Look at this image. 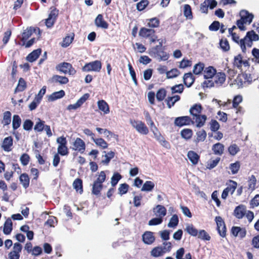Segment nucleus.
<instances>
[{
  "instance_id": "4c0bfd02",
  "label": "nucleus",
  "mask_w": 259,
  "mask_h": 259,
  "mask_svg": "<svg viewBox=\"0 0 259 259\" xmlns=\"http://www.w3.org/2000/svg\"><path fill=\"white\" fill-rule=\"evenodd\" d=\"M156 211L155 214L160 218L163 219V218L166 214V208L161 205H157L156 206Z\"/></svg>"
},
{
  "instance_id": "69168bd1",
  "label": "nucleus",
  "mask_w": 259,
  "mask_h": 259,
  "mask_svg": "<svg viewBox=\"0 0 259 259\" xmlns=\"http://www.w3.org/2000/svg\"><path fill=\"white\" fill-rule=\"evenodd\" d=\"M149 2L148 0H142L137 4V9L139 11L144 10L149 5Z\"/></svg>"
},
{
  "instance_id": "b1692460",
  "label": "nucleus",
  "mask_w": 259,
  "mask_h": 259,
  "mask_svg": "<svg viewBox=\"0 0 259 259\" xmlns=\"http://www.w3.org/2000/svg\"><path fill=\"white\" fill-rule=\"evenodd\" d=\"M246 211L245 206L243 205H240L235 208L234 215L237 219H241L245 215Z\"/></svg>"
},
{
  "instance_id": "864d4df0",
  "label": "nucleus",
  "mask_w": 259,
  "mask_h": 259,
  "mask_svg": "<svg viewBox=\"0 0 259 259\" xmlns=\"http://www.w3.org/2000/svg\"><path fill=\"white\" fill-rule=\"evenodd\" d=\"M129 187V185L126 183L120 184L118 189V194L120 196L126 194L128 191Z\"/></svg>"
},
{
  "instance_id": "8fccbe9b",
  "label": "nucleus",
  "mask_w": 259,
  "mask_h": 259,
  "mask_svg": "<svg viewBox=\"0 0 259 259\" xmlns=\"http://www.w3.org/2000/svg\"><path fill=\"white\" fill-rule=\"evenodd\" d=\"M229 154L232 156L236 155L240 151V148L235 144L231 145L228 148Z\"/></svg>"
},
{
  "instance_id": "f03ea898",
  "label": "nucleus",
  "mask_w": 259,
  "mask_h": 259,
  "mask_svg": "<svg viewBox=\"0 0 259 259\" xmlns=\"http://www.w3.org/2000/svg\"><path fill=\"white\" fill-rule=\"evenodd\" d=\"M240 19L237 21L236 25L241 31H245L246 26L249 25L252 22L254 16L248 11L242 10L240 12Z\"/></svg>"
},
{
  "instance_id": "4468645a",
  "label": "nucleus",
  "mask_w": 259,
  "mask_h": 259,
  "mask_svg": "<svg viewBox=\"0 0 259 259\" xmlns=\"http://www.w3.org/2000/svg\"><path fill=\"white\" fill-rule=\"evenodd\" d=\"M257 188V179L256 177L253 175L249 176L247 179L245 191L248 193H251Z\"/></svg>"
},
{
  "instance_id": "4d7b16f0",
  "label": "nucleus",
  "mask_w": 259,
  "mask_h": 259,
  "mask_svg": "<svg viewBox=\"0 0 259 259\" xmlns=\"http://www.w3.org/2000/svg\"><path fill=\"white\" fill-rule=\"evenodd\" d=\"M58 221L56 217L50 216L48 220L45 222V225L50 227H54L57 224Z\"/></svg>"
},
{
  "instance_id": "338daca9",
  "label": "nucleus",
  "mask_w": 259,
  "mask_h": 259,
  "mask_svg": "<svg viewBox=\"0 0 259 259\" xmlns=\"http://www.w3.org/2000/svg\"><path fill=\"white\" fill-rule=\"evenodd\" d=\"M30 160V157L27 153L22 154L20 158V161L23 166L27 165L29 163Z\"/></svg>"
},
{
  "instance_id": "09e8293b",
  "label": "nucleus",
  "mask_w": 259,
  "mask_h": 259,
  "mask_svg": "<svg viewBox=\"0 0 259 259\" xmlns=\"http://www.w3.org/2000/svg\"><path fill=\"white\" fill-rule=\"evenodd\" d=\"M184 15L188 19H192L193 18L191 8L189 5L186 4L184 5Z\"/></svg>"
},
{
  "instance_id": "412c9836",
  "label": "nucleus",
  "mask_w": 259,
  "mask_h": 259,
  "mask_svg": "<svg viewBox=\"0 0 259 259\" xmlns=\"http://www.w3.org/2000/svg\"><path fill=\"white\" fill-rule=\"evenodd\" d=\"M142 241L147 245H151L155 241L154 233L151 231H145L142 235Z\"/></svg>"
},
{
  "instance_id": "13d9d810",
  "label": "nucleus",
  "mask_w": 259,
  "mask_h": 259,
  "mask_svg": "<svg viewBox=\"0 0 259 259\" xmlns=\"http://www.w3.org/2000/svg\"><path fill=\"white\" fill-rule=\"evenodd\" d=\"M204 68V65L202 63H198V64H196L194 66L193 68V73L195 75H198L200 74L202 71L203 70Z\"/></svg>"
},
{
  "instance_id": "680f3d73",
  "label": "nucleus",
  "mask_w": 259,
  "mask_h": 259,
  "mask_svg": "<svg viewBox=\"0 0 259 259\" xmlns=\"http://www.w3.org/2000/svg\"><path fill=\"white\" fill-rule=\"evenodd\" d=\"M210 8V0H205L200 5V11L202 13H207L208 8Z\"/></svg>"
},
{
  "instance_id": "f704fd0d",
  "label": "nucleus",
  "mask_w": 259,
  "mask_h": 259,
  "mask_svg": "<svg viewBox=\"0 0 259 259\" xmlns=\"http://www.w3.org/2000/svg\"><path fill=\"white\" fill-rule=\"evenodd\" d=\"M27 87L25 80L22 77L20 78L17 87L15 89L14 93L21 92L24 91Z\"/></svg>"
},
{
  "instance_id": "e433bc0d",
  "label": "nucleus",
  "mask_w": 259,
  "mask_h": 259,
  "mask_svg": "<svg viewBox=\"0 0 259 259\" xmlns=\"http://www.w3.org/2000/svg\"><path fill=\"white\" fill-rule=\"evenodd\" d=\"M181 98L179 95H176L172 97H168L165 100L167 106L168 108H171L175 104L176 102L179 101Z\"/></svg>"
},
{
  "instance_id": "de8ad7c7",
  "label": "nucleus",
  "mask_w": 259,
  "mask_h": 259,
  "mask_svg": "<svg viewBox=\"0 0 259 259\" xmlns=\"http://www.w3.org/2000/svg\"><path fill=\"white\" fill-rule=\"evenodd\" d=\"M74 34L72 33V36L67 35L63 38L61 46L64 48L68 47L74 39Z\"/></svg>"
},
{
  "instance_id": "393cba45",
  "label": "nucleus",
  "mask_w": 259,
  "mask_h": 259,
  "mask_svg": "<svg viewBox=\"0 0 259 259\" xmlns=\"http://www.w3.org/2000/svg\"><path fill=\"white\" fill-rule=\"evenodd\" d=\"M99 109L103 112L104 114H107L110 112V108L108 103L104 100H99L97 102Z\"/></svg>"
},
{
  "instance_id": "6e6552de",
  "label": "nucleus",
  "mask_w": 259,
  "mask_h": 259,
  "mask_svg": "<svg viewBox=\"0 0 259 259\" xmlns=\"http://www.w3.org/2000/svg\"><path fill=\"white\" fill-rule=\"evenodd\" d=\"M131 125L140 134L147 135L149 133V129L146 124L141 120L131 119Z\"/></svg>"
},
{
  "instance_id": "9b49d317",
  "label": "nucleus",
  "mask_w": 259,
  "mask_h": 259,
  "mask_svg": "<svg viewBox=\"0 0 259 259\" xmlns=\"http://www.w3.org/2000/svg\"><path fill=\"white\" fill-rule=\"evenodd\" d=\"M237 185V183L234 181L229 180L226 183L227 187L223 190L222 193V198L223 199H226L228 197L229 193L233 194L236 189Z\"/></svg>"
},
{
  "instance_id": "0eeeda50",
  "label": "nucleus",
  "mask_w": 259,
  "mask_h": 259,
  "mask_svg": "<svg viewBox=\"0 0 259 259\" xmlns=\"http://www.w3.org/2000/svg\"><path fill=\"white\" fill-rule=\"evenodd\" d=\"M33 33H35L37 34V39H39L41 36V31L39 27H27L25 30H24L22 33V37L21 38V41L24 44L26 42V41L29 38Z\"/></svg>"
},
{
  "instance_id": "f8f14e48",
  "label": "nucleus",
  "mask_w": 259,
  "mask_h": 259,
  "mask_svg": "<svg viewBox=\"0 0 259 259\" xmlns=\"http://www.w3.org/2000/svg\"><path fill=\"white\" fill-rule=\"evenodd\" d=\"M102 68V63L100 61L96 60L86 63L82 68L83 72L95 71L99 72Z\"/></svg>"
},
{
  "instance_id": "c03bdc74",
  "label": "nucleus",
  "mask_w": 259,
  "mask_h": 259,
  "mask_svg": "<svg viewBox=\"0 0 259 259\" xmlns=\"http://www.w3.org/2000/svg\"><path fill=\"white\" fill-rule=\"evenodd\" d=\"M167 95V91L164 88H160L158 90L156 94V97L157 101L161 102L162 101Z\"/></svg>"
},
{
  "instance_id": "5701e85b",
  "label": "nucleus",
  "mask_w": 259,
  "mask_h": 259,
  "mask_svg": "<svg viewBox=\"0 0 259 259\" xmlns=\"http://www.w3.org/2000/svg\"><path fill=\"white\" fill-rule=\"evenodd\" d=\"M195 78L191 72L185 73L183 76V82L184 84L188 88L192 86L194 83Z\"/></svg>"
},
{
  "instance_id": "423d86ee",
  "label": "nucleus",
  "mask_w": 259,
  "mask_h": 259,
  "mask_svg": "<svg viewBox=\"0 0 259 259\" xmlns=\"http://www.w3.org/2000/svg\"><path fill=\"white\" fill-rule=\"evenodd\" d=\"M226 80V75L224 73L217 72L215 69L211 67V86L219 87Z\"/></svg>"
},
{
  "instance_id": "6e6d98bb",
  "label": "nucleus",
  "mask_w": 259,
  "mask_h": 259,
  "mask_svg": "<svg viewBox=\"0 0 259 259\" xmlns=\"http://www.w3.org/2000/svg\"><path fill=\"white\" fill-rule=\"evenodd\" d=\"M33 125V122L31 120L27 119L23 122V128L25 131H30L32 130Z\"/></svg>"
},
{
  "instance_id": "a18cd8bd",
  "label": "nucleus",
  "mask_w": 259,
  "mask_h": 259,
  "mask_svg": "<svg viewBox=\"0 0 259 259\" xmlns=\"http://www.w3.org/2000/svg\"><path fill=\"white\" fill-rule=\"evenodd\" d=\"M154 186L155 184L153 182L150 181H146L143 185L141 191L147 192L151 191L154 188Z\"/></svg>"
},
{
  "instance_id": "58836bf2",
  "label": "nucleus",
  "mask_w": 259,
  "mask_h": 259,
  "mask_svg": "<svg viewBox=\"0 0 259 259\" xmlns=\"http://www.w3.org/2000/svg\"><path fill=\"white\" fill-rule=\"evenodd\" d=\"M21 124V119L20 117L17 114L14 115L12 119V127L13 130H17Z\"/></svg>"
},
{
  "instance_id": "7c9ffc66",
  "label": "nucleus",
  "mask_w": 259,
  "mask_h": 259,
  "mask_svg": "<svg viewBox=\"0 0 259 259\" xmlns=\"http://www.w3.org/2000/svg\"><path fill=\"white\" fill-rule=\"evenodd\" d=\"M147 26L150 28H157L160 25V20L156 17H154L147 20Z\"/></svg>"
},
{
  "instance_id": "49530a36",
  "label": "nucleus",
  "mask_w": 259,
  "mask_h": 259,
  "mask_svg": "<svg viewBox=\"0 0 259 259\" xmlns=\"http://www.w3.org/2000/svg\"><path fill=\"white\" fill-rule=\"evenodd\" d=\"M45 123V121L41 120L40 118H38V121L36 122L34 126V130L37 132H42L46 125Z\"/></svg>"
},
{
  "instance_id": "ea45409f",
  "label": "nucleus",
  "mask_w": 259,
  "mask_h": 259,
  "mask_svg": "<svg viewBox=\"0 0 259 259\" xmlns=\"http://www.w3.org/2000/svg\"><path fill=\"white\" fill-rule=\"evenodd\" d=\"M212 150L214 154L221 155L224 153V146L221 143L215 144L212 147Z\"/></svg>"
},
{
  "instance_id": "bb28decb",
  "label": "nucleus",
  "mask_w": 259,
  "mask_h": 259,
  "mask_svg": "<svg viewBox=\"0 0 259 259\" xmlns=\"http://www.w3.org/2000/svg\"><path fill=\"white\" fill-rule=\"evenodd\" d=\"M13 138L9 136L4 139L2 147L5 151L9 152L11 150V147L13 145Z\"/></svg>"
},
{
  "instance_id": "7ed1b4c3",
  "label": "nucleus",
  "mask_w": 259,
  "mask_h": 259,
  "mask_svg": "<svg viewBox=\"0 0 259 259\" xmlns=\"http://www.w3.org/2000/svg\"><path fill=\"white\" fill-rule=\"evenodd\" d=\"M259 40V36L255 33L253 30L248 31L245 36L240 41V46L242 51L245 53L246 51V46L251 47L252 41H256Z\"/></svg>"
},
{
  "instance_id": "c9c22d12",
  "label": "nucleus",
  "mask_w": 259,
  "mask_h": 259,
  "mask_svg": "<svg viewBox=\"0 0 259 259\" xmlns=\"http://www.w3.org/2000/svg\"><path fill=\"white\" fill-rule=\"evenodd\" d=\"M11 116L12 114L9 111H6L3 113V117L1 123L4 126L8 125L10 124Z\"/></svg>"
},
{
  "instance_id": "f3484780",
  "label": "nucleus",
  "mask_w": 259,
  "mask_h": 259,
  "mask_svg": "<svg viewBox=\"0 0 259 259\" xmlns=\"http://www.w3.org/2000/svg\"><path fill=\"white\" fill-rule=\"evenodd\" d=\"M72 149L76 151L81 154L84 152L85 150V142L80 138H77L72 144Z\"/></svg>"
},
{
  "instance_id": "603ef678",
  "label": "nucleus",
  "mask_w": 259,
  "mask_h": 259,
  "mask_svg": "<svg viewBox=\"0 0 259 259\" xmlns=\"http://www.w3.org/2000/svg\"><path fill=\"white\" fill-rule=\"evenodd\" d=\"M122 178L121 175L116 172H114L111 179V184L113 187H115L119 182V181Z\"/></svg>"
},
{
  "instance_id": "aec40b11",
  "label": "nucleus",
  "mask_w": 259,
  "mask_h": 259,
  "mask_svg": "<svg viewBox=\"0 0 259 259\" xmlns=\"http://www.w3.org/2000/svg\"><path fill=\"white\" fill-rule=\"evenodd\" d=\"M191 122L193 123V120L188 116L177 117L174 122L175 124L179 127L189 125Z\"/></svg>"
},
{
  "instance_id": "79ce46f5",
  "label": "nucleus",
  "mask_w": 259,
  "mask_h": 259,
  "mask_svg": "<svg viewBox=\"0 0 259 259\" xmlns=\"http://www.w3.org/2000/svg\"><path fill=\"white\" fill-rule=\"evenodd\" d=\"M220 29V32L223 33L225 29L223 24H221L219 21H215L211 23V31H218Z\"/></svg>"
},
{
  "instance_id": "9d476101",
  "label": "nucleus",
  "mask_w": 259,
  "mask_h": 259,
  "mask_svg": "<svg viewBox=\"0 0 259 259\" xmlns=\"http://www.w3.org/2000/svg\"><path fill=\"white\" fill-rule=\"evenodd\" d=\"M150 54L157 57L159 61H166L169 57L168 54L164 51V48L156 49L155 47H153L151 49Z\"/></svg>"
},
{
  "instance_id": "72a5a7b5",
  "label": "nucleus",
  "mask_w": 259,
  "mask_h": 259,
  "mask_svg": "<svg viewBox=\"0 0 259 259\" xmlns=\"http://www.w3.org/2000/svg\"><path fill=\"white\" fill-rule=\"evenodd\" d=\"M164 253L165 251L162 249V247L161 246L155 247L150 251L151 255L155 257L161 256Z\"/></svg>"
},
{
  "instance_id": "f257e3e1",
  "label": "nucleus",
  "mask_w": 259,
  "mask_h": 259,
  "mask_svg": "<svg viewBox=\"0 0 259 259\" xmlns=\"http://www.w3.org/2000/svg\"><path fill=\"white\" fill-rule=\"evenodd\" d=\"M202 108L200 104H195L190 109V113L192 116L193 123L196 124L197 127H202L205 122L206 116L201 115Z\"/></svg>"
},
{
  "instance_id": "3c124183",
  "label": "nucleus",
  "mask_w": 259,
  "mask_h": 259,
  "mask_svg": "<svg viewBox=\"0 0 259 259\" xmlns=\"http://www.w3.org/2000/svg\"><path fill=\"white\" fill-rule=\"evenodd\" d=\"M180 74V71L177 68H173L166 72V77L167 78H172L178 76Z\"/></svg>"
},
{
  "instance_id": "473e14b6",
  "label": "nucleus",
  "mask_w": 259,
  "mask_h": 259,
  "mask_svg": "<svg viewBox=\"0 0 259 259\" xmlns=\"http://www.w3.org/2000/svg\"><path fill=\"white\" fill-rule=\"evenodd\" d=\"M187 156L191 163L194 165L198 163L200 158V157L197 153L191 150L188 152Z\"/></svg>"
},
{
  "instance_id": "2f4dec72",
  "label": "nucleus",
  "mask_w": 259,
  "mask_h": 259,
  "mask_svg": "<svg viewBox=\"0 0 259 259\" xmlns=\"http://www.w3.org/2000/svg\"><path fill=\"white\" fill-rule=\"evenodd\" d=\"M73 187L76 192L81 194L83 192V182L80 178L75 179L73 183Z\"/></svg>"
},
{
  "instance_id": "0e129e2a",
  "label": "nucleus",
  "mask_w": 259,
  "mask_h": 259,
  "mask_svg": "<svg viewBox=\"0 0 259 259\" xmlns=\"http://www.w3.org/2000/svg\"><path fill=\"white\" fill-rule=\"evenodd\" d=\"M30 174L33 177L31 182H36L39 178V171L36 168L32 167L30 169Z\"/></svg>"
},
{
  "instance_id": "39448f33",
  "label": "nucleus",
  "mask_w": 259,
  "mask_h": 259,
  "mask_svg": "<svg viewBox=\"0 0 259 259\" xmlns=\"http://www.w3.org/2000/svg\"><path fill=\"white\" fill-rule=\"evenodd\" d=\"M155 33L156 31L154 29L145 27H141L139 31V36L142 38L149 39L151 44L155 42L157 40V36Z\"/></svg>"
},
{
  "instance_id": "cd10ccee",
  "label": "nucleus",
  "mask_w": 259,
  "mask_h": 259,
  "mask_svg": "<svg viewBox=\"0 0 259 259\" xmlns=\"http://www.w3.org/2000/svg\"><path fill=\"white\" fill-rule=\"evenodd\" d=\"M51 81L53 83L59 82L61 84H65L69 82V79L66 76L54 75L51 78Z\"/></svg>"
},
{
  "instance_id": "bf43d9fd",
  "label": "nucleus",
  "mask_w": 259,
  "mask_h": 259,
  "mask_svg": "<svg viewBox=\"0 0 259 259\" xmlns=\"http://www.w3.org/2000/svg\"><path fill=\"white\" fill-rule=\"evenodd\" d=\"M197 138L196 139V142H202L205 140L206 137V133L204 130H201L196 133Z\"/></svg>"
},
{
  "instance_id": "a211bd4d",
  "label": "nucleus",
  "mask_w": 259,
  "mask_h": 259,
  "mask_svg": "<svg viewBox=\"0 0 259 259\" xmlns=\"http://www.w3.org/2000/svg\"><path fill=\"white\" fill-rule=\"evenodd\" d=\"M231 234L234 237L243 238L246 236V230L244 228L238 226H233L231 229Z\"/></svg>"
},
{
  "instance_id": "4be33fe9",
  "label": "nucleus",
  "mask_w": 259,
  "mask_h": 259,
  "mask_svg": "<svg viewBox=\"0 0 259 259\" xmlns=\"http://www.w3.org/2000/svg\"><path fill=\"white\" fill-rule=\"evenodd\" d=\"M95 24L97 27L106 29L109 24L104 19L102 14H98L95 20Z\"/></svg>"
},
{
  "instance_id": "ddd939ff",
  "label": "nucleus",
  "mask_w": 259,
  "mask_h": 259,
  "mask_svg": "<svg viewBox=\"0 0 259 259\" xmlns=\"http://www.w3.org/2000/svg\"><path fill=\"white\" fill-rule=\"evenodd\" d=\"M57 142L59 144L58 147V154L62 156L68 155L69 151L67 147V141L66 138L64 136L59 137L57 139Z\"/></svg>"
},
{
  "instance_id": "dca6fc26",
  "label": "nucleus",
  "mask_w": 259,
  "mask_h": 259,
  "mask_svg": "<svg viewBox=\"0 0 259 259\" xmlns=\"http://www.w3.org/2000/svg\"><path fill=\"white\" fill-rule=\"evenodd\" d=\"M215 222L220 235L223 237H225L226 235V227L223 219L220 216L216 217Z\"/></svg>"
},
{
  "instance_id": "6ab92c4d",
  "label": "nucleus",
  "mask_w": 259,
  "mask_h": 259,
  "mask_svg": "<svg viewBox=\"0 0 259 259\" xmlns=\"http://www.w3.org/2000/svg\"><path fill=\"white\" fill-rule=\"evenodd\" d=\"M90 95L88 93L84 94L81 96L77 102L74 104L69 105L67 109L68 110H76L81 106V105L89 98Z\"/></svg>"
},
{
  "instance_id": "c756f323",
  "label": "nucleus",
  "mask_w": 259,
  "mask_h": 259,
  "mask_svg": "<svg viewBox=\"0 0 259 259\" xmlns=\"http://www.w3.org/2000/svg\"><path fill=\"white\" fill-rule=\"evenodd\" d=\"M13 224L11 219L8 218L4 225L3 232L5 235H9L13 229Z\"/></svg>"
},
{
  "instance_id": "1a4fd4ad",
  "label": "nucleus",
  "mask_w": 259,
  "mask_h": 259,
  "mask_svg": "<svg viewBox=\"0 0 259 259\" xmlns=\"http://www.w3.org/2000/svg\"><path fill=\"white\" fill-rule=\"evenodd\" d=\"M56 69L64 74L74 75L76 73V70L73 67L71 64L68 62L60 63L56 66Z\"/></svg>"
},
{
  "instance_id": "20e7f679",
  "label": "nucleus",
  "mask_w": 259,
  "mask_h": 259,
  "mask_svg": "<svg viewBox=\"0 0 259 259\" xmlns=\"http://www.w3.org/2000/svg\"><path fill=\"white\" fill-rule=\"evenodd\" d=\"M106 179V175L105 171H100L98 175L97 179L94 181L92 184V194L96 196H99L101 194V192L103 189V183L105 181Z\"/></svg>"
},
{
  "instance_id": "052dcab7",
  "label": "nucleus",
  "mask_w": 259,
  "mask_h": 259,
  "mask_svg": "<svg viewBox=\"0 0 259 259\" xmlns=\"http://www.w3.org/2000/svg\"><path fill=\"white\" fill-rule=\"evenodd\" d=\"M65 92L63 90H60L59 92L53 93L50 96V98L52 101H54L63 97L65 96Z\"/></svg>"
},
{
  "instance_id": "774afa93",
  "label": "nucleus",
  "mask_w": 259,
  "mask_h": 259,
  "mask_svg": "<svg viewBox=\"0 0 259 259\" xmlns=\"http://www.w3.org/2000/svg\"><path fill=\"white\" fill-rule=\"evenodd\" d=\"M250 207L255 208L259 206V194L255 195L250 201Z\"/></svg>"
},
{
  "instance_id": "5fc2aeb1",
  "label": "nucleus",
  "mask_w": 259,
  "mask_h": 259,
  "mask_svg": "<svg viewBox=\"0 0 259 259\" xmlns=\"http://www.w3.org/2000/svg\"><path fill=\"white\" fill-rule=\"evenodd\" d=\"M179 218L177 214H174L170 219L167 226L169 228H175L179 224Z\"/></svg>"
},
{
  "instance_id": "e2e57ef3",
  "label": "nucleus",
  "mask_w": 259,
  "mask_h": 259,
  "mask_svg": "<svg viewBox=\"0 0 259 259\" xmlns=\"http://www.w3.org/2000/svg\"><path fill=\"white\" fill-rule=\"evenodd\" d=\"M220 46L221 49L224 52L228 51L230 49L229 42L226 39H222L220 40Z\"/></svg>"
},
{
  "instance_id": "a878e982",
  "label": "nucleus",
  "mask_w": 259,
  "mask_h": 259,
  "mask_svg": "<svg viewBox=\"0 0 259 259\" xmlns=\"http://www.w3.org/2000/svg\"><path fill=\"white\" fill-rule=\"evenodd\" d=\"M41 53V49H37L33 50L26 57V60L30 62H33L37 59Z\"/></svg>"
},
{
  "instance_id": "c85d7f7f",
  "label": "nucleus",
  "mask_w": 259,
  "mask_h": 259,
  "mask_svg": "<svg viewBox=\"0 0 259 259\" xmlns=\"http://www.w3.org/2000/svg\"><path fill=\"white\" fill-rule=\"evenodd\" d=\"M19 180L23 187L27 189L29 186L30 178L28 175L25 172L23 173L19 176Z\"/></svg>"
},
{
  "instance_id": "37998d69",
  "label": "nucleus",
  "mask_w": 259,
  "mask_h": 259,
  "mask_svg": "<svg viewBox=\"0 0 259 259\" xmlns=\"http://www.w3.org/2000/svg\"><path fill=\"white\" fill-rule=\"evenodd\" d=\"M240 162L238 161H237L230 164L229 169L230 170L232 175H235L239 171L240 168Z\"/></svg>"
},
{
  "instance_id": "a19ab883",
  "label": "nucleus",
  "mask_w": 259,
  "mask_h": 259,
  "mask_svg": "<svg viewBox=\"0 0 259 259\" xmlns=\"http://www.w3.org/2000/svg\"><path fill=\"white\" fill-rule=\"evenodd\" d=\"M93 141L98 147L103 149L107 148L108 146V144L103 138H95Z\"/></svg>"
},
{
  "instance_id": "2eb2a0df",
  "label": "nucleus",
  "mask_w": 259,
  "mask_h": 259,
  "mask_svg": "<svg viewBox=\"0 0 259 259\" xmlns=\"http://www.w3.org/2000/svg\"><path fill=\"white\" fill-rule=\"evenodd\" d=\"M22 249V245L19 242L15 243L13 245V250L8 254L9 259H19L20 252Z\"/></svg>"
}]
</instances>
